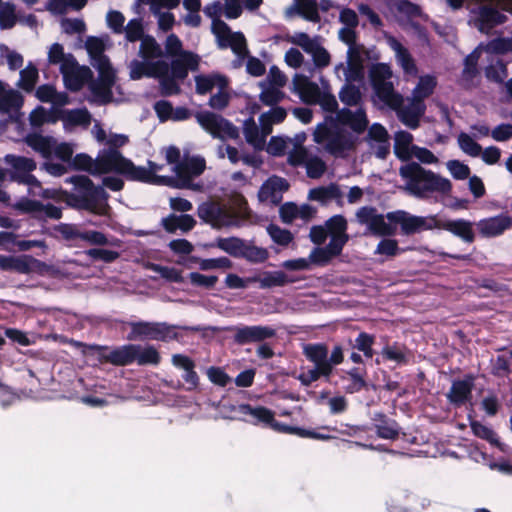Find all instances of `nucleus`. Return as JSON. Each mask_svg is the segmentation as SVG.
Instances as JSON below:
<instances>
[{
    "label": "nucleus",
    "mask_w": 512,
    "mask_h": 512,
    "mask_svg": "<svg viewBox=\"0 0 512 512\" xmlns=\"http://www.w3.org/2000/svg\"><path fill=\"white\" fill-rule=\"evenodd\" d=\"M326 121H330L331 125L339 122L341 125L350 128L357 137L367 130L369 124L366 110L363 106L357 107L354 111L348 107H343L336 115H327Z\"/></svg>",
    "instance_id": "obj_13"
},
{
    "label": "nucleus",
    "mask_w": 512,
    "mask_h": 512,
    "mask_svg": "<svg viewBox=\"0 0 512 512\" xmlns=\"http://www.w3.org/2000/svg\"><path fill=\"white\" fill-rule=\"evenodd\" d=\"M323 90L318 84L310 80V76L295 74L292 80V91L297 94L304 103L318 104L321 109L331 114L337 113L338 102L329 90V83L321 79Z\"/></svg>",
    "instance_id": "obj_3"
},
{
    "label": "nucleus",
    "mask_w": 512,
    "mask_h": 512,
    "mask_svg": "<svg viewBox=\"0 0 512 512\" xmlns=\"http://www.w3.org/2000/svg\"><path fill=\"white\" fill-rule=\"evenodd\" d=\"M229 410L241 416H224L225 419L240 420L252 425L264 424L274 431L283 434L294 435L295 426H291L275 420L274 412L264 406H252L250 404L230 405Z\"/></svg>",
    "instance_id": "obj_6"
},
{
    "label": "nucleus",
    "mask_w": 512,
    "mask_h": 512,
    "mask_svg": "<svg viewBox=\"0 0 512 512\" xmlns=\"http://www.w3.org/2000/svg\"><path fill=\"white\" fill-rule=\"evenodd\" d=\"M392 70L389 64L377 62L368 69V79L373 90V101L383 106H390L400 95L395 91L391 81Z\"/></svg>",
    "instance_id": "obj_8"
},
{
    "label": "nucleus",
    "mask_w": 512,
    "mask_h": 512,
    "mask_svg": "<svg viewBox=\"0 0 512 512\" xmlns=\"http://www.w3.org/2000/svg\"><path fill=\"white\" fill-rule=\"evenodd\" d=\"M163 48L151 35L146 34L140 43L138 55L141 59L149 61L161 60L163 57Z\"/></svg>",
    "instance_id": "obj_45"
},
{
    "label": "nucleus",
    "mask_w": 512,
    "mask_h": 512,
    "mask_svg": "<svg viewBox=\"0 0 512 512\" xmlns=\"http://www.w3.org/2000/svg\"><path fill=\"white\" fill-rule=\"evenodd\" d=\"M161 356L158 350L153 345H146L142 347L138 344V349L135 352V362L140 366L153 365L156 366L160 363Z\"/></svg>",
    "instance_id": "obj_53"
},
{
    "label": "nucleus",
    "mask_w": 512,
    "mask_h": 512,
    "mask_svg": "<svg viewBox=\"0 0 512 512\" xmlns=\"http://www.w3.org/2000/svg\"><path fill=\"white\" fill-rule=\"evenodd\" d=\"M387 220L395 223L396 228H400V233L403 236L436 229V215L420 216L398 209L387 212Z\"/></svg>",
    "instance_id": "obj_9"
},
{
    "label": "nucleus",
    "mask_w": 512,
    "mask_h": 512,
    "mask_svg": "<svg viewBox=\"0 0 512 512\" xmlns=\"http://www.w3.org/2000/svg\"><path fill=\"white\" fill-rule=\"evenodd\" d=\"M481 52L482 50L478 45L464 58L462 76L465 80H472L479 74L478 61L481 56Z\"/></svg>",
    "instance_id": "obj_55"
},
{
    "label": "nucleus",
    "mask_w": 512,
    "mask_h": 512,
    "mask_svg": "<svg viewBox=\"0 0 512 512\" xmlns=\"http://www.w3.org/2000/svg\"><path fill=\"white\" fill-rule=\"evenodd\" d=\"M48 265L34 258L31 255L23 254L15 256L14 260V271L20 274H29L32 272H43L47 270Z\"/></svg>",
    "instance_id": "obj_43"
},
{
    "label": "nucleus",
    "mask_w": 512,
    "mask_h": 512,
    "mask_svg": "<svg viewBox=\"0 0 512 512\" xmlns=\"http://www.w3.org/2000/svg\"><path fill=\"white\" fill-rule=\"evenodd\" d=\"M269 257L270 253L267 248L255 245L253 240L245 241L241 259L251 264H262L266 262Z\"/></svg>",
    "instance_id": "obj_46"
},
{
    "label": "nucleus",
    "mask_w": 512,
    "mask_h": 512,
    "mask_svg": "<svg viewBox=\"0 0 512 512\" xmlns=\"http://www.w3.org/2000/svg\"><path fill=\"white\" fill-rule=\"evenodd\" d=\"M485 77L495 83H503L508 75L506 64L502 60H497L485 67Z\"/></svg>",
    "instance_id": "obj_63"
},
{
    "label": "nucleus",
    "mask_w": 512,
    "mask_h": 512,
    "mask_svg": "<svg viewBox=\"0 0 512 512\" xmlns=\"http://www.w3.org/2000/svg\"><path fill=\"white\" fill-rule=\"evenodd\" d=\"M371 420L374 423L375 432L379 438L395 440L399 436L400 427L398 423L382 412H374Z\"/></svg>",
    "instance_id": "obj_34"
},
{
    "label": "nucleus",
    "mask_w": 512,
    "mask_h": 512,
    "mask_svg": "<svg viewBox=\"0 0 512 512\" xmlns=\"http://www.w3.org/2000/svg\"><path fill=\"white\" fill-rule=\"evenodd\" d=\"M205 168L206 161L202 156L184 153L179 172H175L174 176H157L155 182L157 185L170 188L200 191L202 185L193 182V179L199 177L205 171Z\"/></svg>",
    "instance_id": "obj_4"
},
{
    "label": "nucleus",
    "mask_w": 512,
    "mask_h": 512,
    "mask_svg": "<svg viewBox=\"0 0 512 512\" xmlns=\"http://www.w3.org/2000/svg\"><path fill=\"white\" fill-rule=\"evenodd\" d=\"M128 142V137L124 134H113L108 140L107 148L99 150L101 152L102 163L108 165L112 173L123 174L126 168L124 160L126 158L119 150Z\"/></svg>",
    "instance_id": "obj_15"
},
{
    "label": "nucleus",
    "mask_w": 512,
    "mask_h": 512,
    "mask_svg": "<svg viewBox=\"0 0 512 512\" xmlns=\"http://www.w3.org/2000/svg\"><path fill=\"white\" fill-rule=\"evenodd\" d=\"M303 354L314 366H318L327 361V346L324 343H309L303 347Z\"/></svg>",
    "instance_id": "obj_54"
},
{
    "label": "nucleus",
    "mask_w": 512,
    "mask_h": 512,
    "mask_svg": "<svg viewBox=\"0 0 512 512\" xmlns=\"http://www.w3.org/2000/svg\"><path fill=\"white\" fill-rule=\"evenodd\" d=\"M457 141L460 149L471 157H478L482 152L481 145L466 132H460Z\"/></svg>",
    "instance_id": "obj_64"
},
{
    "label": "nucleus",
    "mask_w": 512,
    "mask_h": 512,
    "mask_svg": "<svg viewBox=\"0 0 512 512\" xmlns=\"http://www.w3.org/2000/svg\"><path fill=\"white\" fill-rule=\"evenodd\" d=\"M358 137L350 132H337L326 142V150L334 156H342L354 149Z\"/></svg>",
    "instance_id": "obj_33"
},
{
    "label": "nucleus",
    "mask_w": 512,
    "mask_h": 512,
    "mask_svg": "<svg viewBox=\"0 0 512 512\" xmlns=\"http://www.w3.org/2000/svg\"><path fill=\"white\" fill-rule=\"evenodd\" d=\"M359 48L350 46L347 50V60L344 69L345 83L354 84V82H363L365 79V65L355 58H361Z\"/></svg>",
    "instance_id": "obj_30"
},
{
    "label": "nucleus",
    "mask_w": 512,
    "mask_h": 512,
    "mask_svg": "<svg viewBox=\"0 0 512 512\" xmlns=\"http://www.w3.org/2000/svg\"><path fill=\"white\" fill-rule=\"evenodd\" d=\"M342 197V191L338 184L330 183L327 186H318L309 190L308 199L322 205Z\"/></svg>",
    "instance_id": "obj_41"
},
{
    "label": "nucleus",
    "mask_w": 512,
    "mask_h": 512,
    "mask_svg": "<svg viewBox=\"0 0 512 512\" xmlns=\"http://www.w3.org/2000/svg\"><path fill=\"white\" fill-rule=\"evenodd\" d=\"M158 68L157 61H149L147 59H133L129 63V76L132 80H139L143 77H153L155 76L154 68Z\"/></svg>",
    "instance_id": "obj_47"
},
{
    "label": "nucleus",
    "mask_w": 512,
    "mask_h": 512,
    "mask_svg": "<svg viewBox=\"0 0 512 512\" xmlns=\"http://www.w3.org/2000/svg\"><path fill=\"white\" fill-rule=\"evenodd\" d=\"M89 60L91 66L98 71V78L88 86L93 98L92 101L98 105H105L112 100V87L116 78L115 70L105 53L94 56Z\"/></svg>",
    "instance_id": "obj_7"
},
{
    "label": "nucleus",
    "mask_w": 512,
    "mask_h": 512,
    "mask_svg": "<svg viewBox=\"0 0 512 512\" xmlns=\"http://www.w3.org/2000/svg\"><path fill=\"white\" fill-rule=\"evenodd\" d=\"M479 233L485 238H493L502 235L512 227V217L506 213L479 220L476 223Z\"/></svg>",
    "instance_id": "obj_27"
},
{
    "label": "nucleus",
    "mask_w": 512,
    "mask_h": 512,
    "mask_svg": "<svg viewBox=\"0 0 512 512\" xmlns=\"http://www.w3.org/2000/svg\"><path fill=\"white\" fill-rule=\"evenodd\" d=\"M233 331V342L237 345L263 342L276 336V330L271 326L263 325H237L228 327Z\"/></svg>",
    "instance_id": "obj_16"
},
{
    "label": "nucleus",
    "mask_w": 512,
    "mask_h": 512,
    "mask_svg": "<svg viewBox=\"0 0 512 512\" xmlns=\"http://www.w3.org/2000/svg\"><path fill=\"white\" fill-rule=\"evenodd\" d=\"M199 125L209 132L213 138L237 139L239 129L228 119L211 111H201L196 114Z\"/></svg>",
    "instance_id": "obj_11"
},
{
    "label": "nucleus",
    "mask_w": 512,
    "mask_h": 512,
    "mask_svg": "<svg viewBox=\"0 0 512 512\" xmlns=\"http://www.w3.org/2000/svg\"><path fill=\"white\" fill-rule=\"evenodd\" d=\"M197 215L203 223L209 224L216 230L230 225L228 216L223 208L213 202H203L199 204L197 207Z\"/></svg>",
    "instance_id": "obj_24"
},
{
    "label": "nucleus",
    "mask_w": 512,
    "mask_h": 512,
    "mask_svg": "<svg viewBox=\"0 0 512 512\" xmlns=\"http://www.w3.org/2000/svg\"><path fill=\"white\" fill-rule=\"evenodd\" d=\"M266 232L271 240L279 246H288L294 240V235L290 230L281 228L274 223L268 224Z\"/></svg>",
    "instance_id": "obj_60"
},
{
    "label": "nucleus",
    "mask_w": 512,
    "mask_h": 512,
    "mask_svg": "<svg viewBox=\"0 0 512 512\" xmlns=\"http://www.w3.org/2000/svg\"><path fill=\"white\" fill-rule=\"evenodd\" d=\"M95 352L100 362L114 366H127L135 362V352L138 344H125L110 349L108 346L92 344L89 346Z\"/></svg>",
    "instance_id": "obj_12"
},
{
    "label": "nucleus",
    "mask_w": 512,
    "mask_h": 512,
    "mask_svg": "<svg viewBox=\"0 0 512 512\" xmlns=\"http://www.w3.org/2000/svg\"><path fill=\"white\" fill-rule=\"evenodd\" d=\"M475 222L464 219H442L436 215V229L451 233L465 244H472L476 239Z\"/></svg>",
    "instance_id": "obj_17"
},
{
    "label": "nucleus",
    "mask_w": 512,
    "mask_h": 512,
    "mask_svg": "<svg viewBox=\"0 0 512 512\" xmlns=\"http://www.w3.org/2000/svg\"><path fill=\"white\" fill-rule=\"evenodd\" d=\"M475 378L472 374H466L463 379L453 380L446 398L455 407H461L472 398Z\"/></svg>",
    "instance_id": "obj_23"
},
{
    "label": "nucleus",
    "mask_w": 512,
    "mask_h": 512,
    "mask_svg": "<svg viewBox=\"0 0 512 512\" xmlns=\"http://www.w3.org/2000/svg\"><path fill=\"white\" fill-rule=\"evenodd\" d=\"M65 182L73 185L70 191L65 192V201L69 207L99 213L107 205L109 194L103 186L95 185L88 176L72 175Z\"/></svg>",
    "instance_id": "obj_2"
},
{
    "label": "nucleus",
    "mask_w": 512,
    "mask_h": 512,
    "mask_svg": "<svg viewBox=\"0 0 512 512\" xmlns=\"http://www.w3.org/2000/svg\"><path fill=\"white\" fill-rule=\"evenodd\" d=\"M19 75L20 78L17 82V87L27 93L32 92L39 79L37 67L32 62H29L28 65L20 71Z\"/></svg>",
    "instance_id": "obj_48"
},
{
    "label": "nucleus",
    "mask_w": 512,
    "mask_h": 512,
    "mask_svg": "<svg viewBox=\"0 0 512 512\" xmlns=\"http://www.w3.org/2000/svg\"><path fill=\"white\" fill-rule=\"evenodd\" d=\"M254 283L261 290H270L276 287H284L297 282L299 279L289 275L283 270H263L260 274H254Z\"/></svg>",
    "instance_id": "obj_25"
},
{
    "label": "nucleus",
    "mask_w": 512,
    "mask_h": 512,
    "mask_svg": "<svg viewBox=\"0 0 512 512\" xmlns=\"http://www.w3.org/2000/svg\"><path fill=\"white\" fill-rule=\"evenodd\" d=\"M287 179L273 175L269 177L260 187L258 198L260 201L270 200L277 205L282 200V194L289 189Z\"/></svg>",
    "instance_id": "obj_28"
},
{
    "label": "nucleus",
    "mask_w": 512,
    "mask_h": 512,
    "mask_svg": "<svg viewBox=\"0 0 512 512\" xmlns=\"http://www.w3.org/2000/svg\"><path fill=\"white\" fill-rule=\"evenodd\" d=\"M380 354L384 360L393 361L397 364H406L408 361L404 345L398 342L386 344Z\"/></svg>",
    "instance_id": "obj_56"
},
{
    "label": "nucleus",
    "mask_w": 512,
    "mask_h": 512,
    "mask_svg": "<svg viewBox=\"0 0 512 512\" xmlns=\"http://www.w3.org/2000/svg\"><path fill=\"white\" fill-rule=\"evenodd\" d=\"M171 363L175 368L183 371L181 377L187 384V391H192L198 387L199 376L195 371L196 364L192 358L185 354L177 353L172 355Z\"/></svg>",
    "instance_id": "obj_29"
},
{
    "label": "nucleus",
    "mask_w": 512,
    "mask_h": 512,
    "mask_svg": "<svg viewBox=\"0 0 512 512\" xmlns=\"http://www.w3.org/2000/svg\"><path fill=\"white\" fill-rule=\"evenodd\" d=\"M399 176L405 181L402 189L416 199L424 200L433 193L448 194L452 190V183L448 178L415 161L401 165Z\"/></svg>",
    "instance_id": "obj_1"
},
{
    "label": "nucleus",
    "mask_w": 512,
    "mask_h": 512,
    "mask_svg": "<svg viewBox=\"0 0 512 512\" xmlns=\"http://www.w3.org/2000/svg\"><path fill=\"white\" fill-rule=\"evenodd\" d=\"M24 143L34 151L40 153L43 157L52 153L55 148V138L52 136H43L39 132L33 131L26 134Z\"/></svg>",
    "instance_id": "obj_40"
},
{
    "label": "nucleus",
    "mask_w": 512,
    "mask_h": 512,
    "mask_svg": "<svg viewBox=\"0 0 512 512\" xmlns=\"http://www.w3.org/2000/svg\"><path fill=\"white\" fill-rule=\"evenodd\" d=\"M158 67L176 77L180 81H184L188 77L189 71H197L199 69L200 57L193 52H182V54L170 59V62L157 60Z\"/></svg>",
    "instance_id": "obj_14"
},
{
    "label": "nucleus",
    "mask_w": 512,
    "mask_h": 512,
    "mask_svg": "<svg viewBox=\"0 0 512 512\" xmlns=\"http://www.w3.org/2000/svg\"><path fill=\"white\" fill-rule=\"evenodd\" d=\"M437 85L436 78L433 75H424L419 78L416 87L413 90L415 101H422L429 97Z\"/></svg>",
    "instance_id": "obj_58"
},
{
    "label": "nucleus",
    "mask_w": 512,
    "mask_h": 512,
    "mask_svg": "<svg viewBox=\"0 0 512 512\" xmlns=\"http://www.w3.org/2000/svg\"><path fill=\"white\" fill-rule=\"evenodd\" d=\"M156 323L151 321H130L128 325L130 332L127 335V339L132 341L138 338L154 340Z\"/></svg>",
    "instance_id": "obj_44"
},
{
    "label": "nucleus",
    "mask_w": 512,
    "mask_h": 512,
    "mask_svg": "<svg viewBox=\"0 0 512 512\" xmlns=\"http://www.w3.org/2000/svg\"><path fill=\"white\" fill-rule=\"evenodd\" d=\"M366 369L360 367H352L345 371V376L341 379H348L349 383L344 387L347 394H355L362 390H368L370 387L375 389L374 384H370L366 379Z\"/></svg>",
    "instance_id": "obj_37"
},
{
    "label": "nucleus",
    "mask_w": 512,
    "mask_h": 512,
    "mask_svg": "<svg viewBox=\"0 0 512 512\" xmlns=\"http://www.w3.org/2000/svg\"><path fill=\"white\" fill-rule=\"evenodd\" d=\"M470 428L476 437L487 441L493 446L501 447V442L499 441L497 434L492 428L482 424L477 420H470Z\"/></svg>",
    "instance_id": "obj_59"
},
{
    "label": "nucleus",
    "mask_w": 512,
    "mask_h": 512,
    "mask_svg": "<svg viewBox=\"0 0 512 512\" xmlns=\"http://www.w3.org/2000/svg\"><path fill=\"white\" fill-rule=\"evenodd\" d=\"M425 104L422 101H413L397 111L400 122L409 129L415 130L420 125V119L425 113Z\"/></svg>",
    "instance_id": "obj_36"
},
{
    "label": "nucleus",
    "mask_w": 512,
    "mask_h": 512,
    "mask_svg": "<svg viewBox=\"0 0 512 512\" xmlns=\"http://www.w3.org/2000/svg\"><path fill=\"white\" fill-rule=\"evenodd\" d=\"M269 133L268 129H260L253 117H248L243 123V134L245 140L249 145L253 146L255 150L263 149L266 137Z\"/></svg>",
    "instance_id": "obj_39"
},
{
    "label": "nucleus",
    "mask_w": 512,
    "mask_h": 512,
    "mask_svg": "<svg viewBox=\"0 0 512 512\" xmlns=\"http://www.w3.org/2000/svg\"><path fill=\"white\" fill-rule=\"evenodd\" d=\"M160 225L169 234L180 230L183 234L190 232L196 225L195 218L190 214L171 213L161 219Z\"/></svg>",
    "instance_id": "obj_32"
},
{
    "label": "nucleus",
    "mask_w": 512,
    "mask_h": 512,
    "mask_svg": "<svg viewBox=\"0 0 512 512\" xmlns=\"http://www.w3.org/2000/svg\"><path fill=\"white\" fill-rule=\"evenodd\" d=\"M356 220L366 225L369 232L378 237H392L396 234V225L387 220V213H379L374 206H362L356 212Z\"/></svg>",
    "instance_id": "obj_10"
},
{
    "label": "nucleus",
    "mask_w": 512,
    "mask_h": 512,
    "mask_svg": "<svg viewBox=\"0 0 512 512\" xmlns=\"http://www.w3.org/2000/svg\"><path fill=\"white\" fill-rule=\"evenodd\" d=\"M23 104V95L18 90L9 89L0 95V114H6L17 128H21L24 126V114L21 112Z\"/></svg>",
    "instance_id": "obj_19"
},
{
    "label": "nucleus",
    "mask_w": 512,
    "mask_h": 512,
    "mask_svg": "<svg viewBox=\"0 0 512 512\" xmlns=\"http://www.w3.org/2000/svg\"><path fill=\"white\" fill-rule=\"evenodd\" d=\"M29 123L33 129H40L45 123H55L57 116L52 117L50 112L43 106L38 105L29 114Z\"/></svg>",
    "instance_id": "obj_61"
},
{
    "label": "nucleus",
    "mask_w": 512,
    "mask_h": 512,
    "mask_svg": "<svg viewBox=\"0 0 512 512\" xmlns=\"http://www.w3.org/2000/svg\"><path fill=\"white\" fill-rule=\"evenodd\" d=\"M195 90L199 95L210 93L214 87L224 90L228 87V78L220 73L198 74L194 77Z\"/></svg>",
    "instance_id": "obj_35"
},
{
    "label": "nucleus",
    "mask_w": 512,
    "mask_h": 512,
    "mask_svg": "<svg viewBox=\"0 0 512 512\" xmlns=\"http://www.w3.org/2000/svg\"><path fill=\"white\" fill-rule=\"evenodd\" d=\"M125 170L123 172L124 178L129 181H138L143 183L157 184L155 173L163 168V165H159L154 161L148 160V168L144 166H136L132 160H124Z\"/></svg>",
    "instance_id": "obj_21"
},
{
    "label": "nucleus",
    "mask_w": 512,
    "mask_h": 512,
    "mask_svg": "<svg viewBox=\"0 0 512 512\" xmlns=\"http://www.w3.org/2000/svg\"><path fill=\"white\" fill-rule=\"evenodd\" d=\"M245 241L246 239L237 236L217 237L213 242H210L205 246L209 248H218L233 258L241 259Z\"/></svg>",
    "instance_id": "obj_38"
},
{
    "label": "nucleus",
    "mask_w": 512,
    "mask_h": 512,
    "mask_svg": "<svg viewBox=\"0 0 512 512\" xmlns=\"http://www.w3.org/2000/svg\"><path fill=\"white\" fill-rule=\"evenodd\" d=\"M178 330L189 331V332H204V331H217L218 328L214 326H204V325H179V324H170L168 322H157L156 330L154 335V341L160 342H170V341H180L181 335L178 333Z\"/></svg>",
    "instance_id": "obj_18"
},
{
    "label": "nucleus",
    "mask_w": 512,
    "mask_h": 512,
    "mask_svg": "<svg viewBox=\"0 0 512 512\" xmlns=\"http://www.w3.org/2000/svg\"><path fill=\"white\" fill-rule=\"evenodd\" d=\"M4 161L11 167L9 174L10 181L17 182L21 177L36 169L37 164L32 158L25 156L7 154Z\"/></svg>",
    "instance_id": "obj_31"
},
{
    "label": "nucleus",
    "mask_w": 512,
    "mask_h": 512,
    "mask_svg": "<svg viewBox=\"0 0 512 512\" xmlns=\"http://www.w3.org/2000/svg\"><path fill=\"white\" fill-rule=\"evenodd\" d=\"M42 233L55 239L58 238L59 234L67 242L80 240L95 246H121V240L118 238L108 237L97 230H81L77 225L71 223H59L52 227L44 228Z\"/></svg>",
    "instance_id": "obj_5"
},
{
    "label": "nucleus",
    "mask_w": 512,
    "mask_h": 512,
    "mask_svg": "<svg viewBox=\"0 0 512 512\" xmlns=\"http://www.w3.org/2000/svg\"><path fill=\"white\" fill-rule=\"evenodd\" d=\"M340 101L349 108L362 106V93L359 87L354 84L345 83L339 91Z\"/></svg>",
    "instance_id": "obj_51"
},
{
    "label": "nucleus",
    "mask_w": 512,
    "mask_h": 512,
    "mask_svg": "<svg viewBox=\"0 0 512 512\" xmlns=\"http://www.w3.org/2000/svg\"><path fill=\"white\" fill-rule=\"evenodd\" d=\"M287 116V111L282 106H272L267 112L259 117V122L263 130L268 129L271 132L272 124L282 123Z\"/></svg>",
    "instance_id": "obj_52"
},
{
    "label": "nucleus",
    "mask_w": 512,
    "mask_h": 512,
    "mask_svg": "<svg viewBox=\"0 0 512 512\" xmlns=\"http://www.w3.org/2000/svg\"><path fill=\"white\" fill-rule=\"evenodd\" d=\"M476 17L472 20L473 25L481 32L488 34L490 30L498 25L504 24L506 15L491 5H481L472 11Z\"/></svg>",
    "instance_id": "obj_20"
},
{
    "label": "nucleus",
    "mask_w": 512,
    "mask_h": 512,
    "mask_svg": "<svg viewBox=\"0 0 512 512\" xmlns=\"http://www.w3.org/2000/svg\"><path fill=\"white\" fill-rule=\"evenodd\" d=\"M16 7L11 2L0 3V28L2 30L12 29L17 22Z\"/></svg>",
    "instance_id": "obj_62"
},
{
    "label": "nucleus",
    "mask_w": 512,
    "mask_h": 512,
    "mask_svg": "<svg viewBox=\"0 0 512 512\" xmlns=\"http://www.w3.org/2000/svg\"><path fill=\"white\" fill-rule=\"evenodd\" d=\"M154 78L158 80L159 90L162 96L178 95L181 92V82L176 77L166 72L164 69L158 67Z\"/></svg>",
    "instance_id": "obj_42"
},
{
    "label": "nucleus",
    "mask_w": 512,
    "mask_h": 512,
    "mask_svg": "<svg viewBox=\"0 0 512 512\" xmlns=\"http://www.w3.org/2000/svg\"><path fill=\"white\" fill-rule=\"evenodd\" d=\"M375 336L367 332H360L355 338L354 342L350 340V345L353 349L363 353L366 358H372L374 355L373 345L375 343Z\"/></svg>",
    "instance_id": "obj_57"
},
{
    "label": "nucleus",
    "mask_w": 512,
    "mask_h": 512,
    "mask_svg": "<svg viewBox=\"0 0 512 512\" xmlns=\"http://www.w3.org/2000/svg\"><path fill=\"white\" fill-rule=\"evenodd\" d=\"M57 120H61L66 132H72L76 127L87 129L92 120V115L86 107L74 109H59Z\"/></svg>",
    "instance_id": "obj_22"
},
{
    "label": "nucleus",
    "mask_w": 512,
    "mask_h": 512,
    "mask_svg": "<svg viewBox=\"0 0 512 512\" xmlns=\"http://www.w3.org/2000/svg\"><path fill=\"white\" fill-rule=\"evenodd\" d=\"M482 51L494 55H503L512 52V36L511 37H496L489 40L487 43L479 44Z\"/></svg>",
    "instance_id": "obj_49"
},
{
    "label": "nucleus",
    "mask_w": 512,
    "mask_h": 512,
    "mask_svg": "<svg viewBox=\"0 0 512 512\" xmlns=\"http://www.w3.org/2000/svg\"><path fill=\"white\" fill-rule=\"evenodd\" d=\"M69 169L85 171L93 176L112 173L109 166L102 163L100 151L94 159L86 153L76 154L69 165Z\"/></svg>",
    "instance_id": "obj_26"
},
{
    "label": "nucleus",
    "mask_w": 512,
    "mask_h": 512,
    "mask_svg": "<svg viewBox=\"0 0 512 512\" xmlns=\"http://www.w3.org/2000/svg\"><path fill=\"white\" fill-rule=\"evenodd\" d=\"M259 86L262 88L259 99L266 106H279L278 103L286 96L285 93L281 91L282 87L268 86L266 85V81H261Z\"/></svg>",
    "instance_id": "obj_50"
}]
</instances>
